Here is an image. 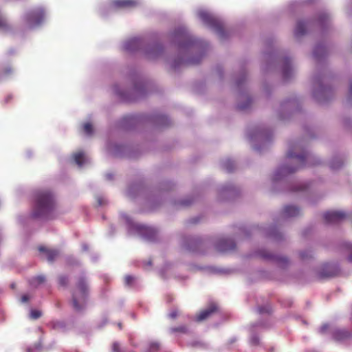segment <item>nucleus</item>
<instances>
[{"label":"nucleus","mask_w":352,"mask_h":352,"mask_svg":"<svg viewBox=\"0 0 352 352\" xmlns=\"http://www.w3.org/2000/svg\"><path fill=\"white\" fill-rule=\"evenodd\" d=\"M321 52L322 54H323L324 52V47L322 46H320V45L316 46L315 50H314V56L316 58L319 57V56H320L319 52Z\"/></svg>","instance_id":"26"},{"label":"nucleus","mask_w":352,"mask_h":352,"mask_svg":"<svg viewBox=\"0 0 352 352\" xmlns=\"http://www.w3.org/2000/svg\"><path fill=\"white\" fill-rule=\"evenodd\" d=\"M300 210L294 205L285 206L283 208V213L287 217H295L299 215Z\"/></svg>","instance_id":"11"},{"label":"nucleus","mask_w":352,"mask_h":352,"mask_svg":"<svg viewBox=\"0 0 352 352\" xmlns=\"http://www.w3.org/2000/svg\"><path fill=\"white\" fill-rule=\"evenodd\" d=\"M216 310H217V305L214 304L210 305L209 306V307H208L205 310H203L202 311H201L200 314L196 316V321L201 322V321L207 319Z\"/></svg>","instance_id":"10"},{"label":"nucleus","mask_w":352,"mask_h":352,"mask_svg":"<svg viewBox=\"0 0 352 352\" xmlns=\"http://www.w3.org/2000/svg\"><path fill=\"white\" fill-rule=\"evenodd\" d=\"M261 256L266 259L275 261L280 267H284L288 263V259L285 256L275 254L267 250H263L261 253Z\"/></svg>","instance_id":"5"},{"label":"nucleus","mask_w":352,"mask_h":352,"mask_svg":"<svg viewBox=\"0 0 352 352\" xmlns=\"http://www.w3.org/2000/svg\"><path fill=\"white\" fill-rule=\"evenodd\" d=\"M324 220H343L348 218L347 214L344 211L331 210L324 214Z\"/></svg>","instance_id":"7"},{"label":"nucleus","mask_w":352,"mask_h":352,"mask_svg":"<svg viewBox=\"0 0 352 352\" xmlns=\"http://www.w3.org/2000/svg\"><path fill=\"white\" fill-rule=\"evenodd\" d=\"M159 120L163 125H168L170 122L168 118L166 116H160Z\"/></svg>","instance_id":"29"},{"label":"nucleus","mask_w":352,"mask_h":352,"mask_svg":"<svg viewBox=\"0 0 352 352\" xmlns=\"http://www.w3.org/2000/svg\"><path fill=\"white\" fill-rule=\"evenodd\" d=\"M292 74V68L290 63L288 60H286L284 67L283 69V75L284 78L287 79Z\"/></svg>","instance_id":"19"},{"label":"nucleus","mask_w":352,"mask_h":352,"mask_svg":"<svg viewBox=\"0 0 352 352\" xmlns=\"http://www.w3.org/2000/svg\"><path fill=\"white\" fill-rule=\"evenodd\" d=\"M120 344L118 342H114L112 345L113 352H119Z\"/></svg>","instance_id":"37"},{"label":"nucleus","mask_w":352,"mask_h":352,"mask_svg":"<svg viewBox=\"0 0 352 352\" xmlns=\"http://www.w3.org/2000/svg\"><path fill=\"white\" fill-rule=\"evenodd\" d=\"M329 328V325L327 324H324L322 325L321 327L320 328V332L321 333H325Z\"/></svg>","instance_id":"40"},{"label":"nucleus","mask_w":352,"mask_h":352,"mask_svg":"<svg viewBox=\"0 0 352 352\" xmlns=\"http://www.w3.org/2000/svg\"><path fill=\"white\" fill-rule=\"evenodd\" d=\"M251 343L252 344H258L259 343V339L256 335H252L250 339Z\"/></svg>","instance_id":"32"},{"label":"nucleus","mask_w":352,"mask_h":352,"mask_svg":"<svg viewBox=\"0 0 352 352\" xmlns=\"http://www.w3.org/2000/svg\"><path fill=\"white\" fill-rule=\"evenodd\" d=\"M7 27V23L6 19L0 15V28H6Z\"/></svg>","instance_id":"34"},{"label":"nucleus","mask_w":352,"mask_h":352,"mask_svg":"<svg viewBox=\"0 0 352 352\" xmlns=\"http://www.w3.org/2000/svg\"><path fill=\"white\" fill-rule=\"evenodd\" d=\"M139 4L138 0H113L112 5L116 8H132Z\"/></svg>","instance_id":"8"},{"label":"nucleus","mask_w":352,"mask_h":352,"mask_svg":"<svg viewBox=\"0 0 352 352\" xmlns=\"http://www.w3.org/2000/svg\"><path fill=\"white\" fill-rule=\"evenodd\" d=\"M346 253L348 254V260L350 262H352V244L347 243L346 245Z\"/></svg>","instance_id":"25"},{"label":"nucleus","mask_w":352,"mask_h":352,"mask_svg":"<svg viewBox=\"0 0 352 352\" xmlns=\"http://www.w3.org/2000/svg\"><path fill=\"white\" fill-rule=\"evenodd\" d=\"M250 103H251V101H250V99H248L247 104H239L238 108L239 109H241V110H245V109H246L250 106Z\"/></svg>","instance_id":"33"},{"label":"nucleus","mask_w":352,"mask_h":352,"mask_svg":"<svg viewBox=\"0 0 352 352\" xmlns=\"http://www.w3.org/2000/svg\"><path fill=\"white\" fill-rule=\"evenodd\" d=\"M234 163L230 160H227L223 162V168L228 172H232L234 168Z\"/></svg>","instance_id":"21"},{"label":"nucleus","mask_w":352,"mask_h":352,"mask_svg":"<svg viewBox=\"0 0 352 352\" xmlns=\"http://www.w3.org/2000/svg\"><path fill=\"white\" fill-rule=\"evenodd\" d=\"M159 349V344L157 342H153L151 344L148 352H154L155 351H157Z\"/></svg>","instance_id":"28"},{"label":"nucleus","mask_w":352,"mask_h":352,"mask_svg":"<svg viewBox=\"0 0 352 352\" xmlns=\"http://www.w3.org/2000/svg\"><path fill=\"white\" fill-rule=\"evenodd\" d=\"M43 19L42 10H32L27 14V21L30 27L41 23Z\"/></svg>","instance_id":"6"},{"label":"nucleus","mask_w":352,"mask_h":352,"mask_svg":"<svg viewBox=\"0 0 352 352\" xmlns=\"http://www.w3.org/2000/svg\"><path fill=\"white\" fill-rule=\"evenodd\" d=\"M97 202L99 206H102L105 203V200L102 197H97Z\"/></svg>","instance_id":"42"},{"label":"nucleus","mask_w":352,"mask_h":352,"mask_svg":"<svg viewBox=\"0 0 352 352\" xmlns=\"http://www.w3.org/2000/svg\"><path fill=\"white\" fill-rule=\"evenodd\" d=\"M135 280V277L131 275H127L124 278V283L126 285H131L132 282Z\"/></svg>","instance_id":"27"},{"label":"nucleus","mask_w":352,"mask_h":352,"mask_svg":"<svg viewBox=\"0 0 352 352\" xmlns=\"http://www.w3.org/2000/svg\"><path fill=\"white\" fill-rule=\"evenodd\" d=\"M58 255V251L45 248V257H47L48 261L52 262Z\"/></svg>","instance_id":"18"},{"label":"nucleus","mask_w":352,"mask_h":352,"mask_svg":"<svg viewBox=\"0 0 352 352\" xmlns=\"http://www.w3.org/2000/svg\"><path fill=\"white\" fill-rule=\"evenodd\" d=\"M177 314H178V311H177V309H174V310H173V311L169 314V315H168V316H169V317H170V318H175L177 317Z\"/></svg>","instance_id":"41"},{"label":"nucleus","mask_w":352,"mask_h":352,"mask_svg":"<svg viewBox=\"0 0 352 352\" xmlns=\"http://www.w3.org/2000/svg\"><path fill=\"white\" fill-rule=\"evenodd\" d=\"M44 213V192L38 191L34 194L33 215L40 217Z\"/></svg>","instance_id":"4"},{"label":"nucleus","mask_w":352,"mask_h":352,"mask_svg":"<svg viewBox=\"0 0 352 352\" xmlns=\"http://www.w3.org/2000/svg\"><path fill=\"white\" fill-rule=\"evenodd\" d=\"M126 226L131 234L138 235L148 241H154L157 239V232L154 228L145 227L137 221H126Z\"/></svg>","instance_id":"2"},{"label":"nucleus","mask_w":352,"mask_h":352,"mask_svg":"<svg viewBox=\"0 0 352 352\" xmlns=\"http://www.w3.org/2000/svg\"><path fill=\"white\" fill-rule=\"evenodd\" d=\"M141 40L138 38H132L125 43V49L129 51L136 50L140 45Z\"/></svg>","instance_id":"13"},{"label":"nucleus","mask_w":352,"mask_h":352,"mask_svg":"<svg viewBox=\"0 0 352 352\" xmlns=\"http://www.w3.org/2000/svg\"><path fill=\"white\" fill-rule=\"evenodd\" d=\"M258 311L260 314H263V313H269L270 312V308L268 307H266V306H262V307H259L258 308Z\"/></svg>","instance_id":"31"},{"label":"nucleus","mask_w":352,"mask_h":352,"mask_svg":"<svg viewBox=\"0 0 352 352\" xmlns=\"http://www.w3.org/2000/svg\"><path fill=\"white\" fill-rule=\"evenodd\" d=\"M83 131L87 135H91L93 133L92 124L89 122L85 123L83 124Z\"/></svg>","instance_id":"23"},{"label":"nucleus","mask_w":352,"mask_h":352,"mask_svg":"<svg viewBox=\"0 0 352 352\" xmlns=\"http://www.w3.org/2000/svg\"><path fill=\"white\" fill-rule=\"evenodd\" d=\"M42 342L39 341L38 344H34L32 347L28 349V352H42Z\"/></svg>","instance_id":"22"},{"label":"nucleus","mask_w":352,"mask_h":352,"mask_svg":"<svg viewBox=\"0 0 352 352\" xmlns=\"http://www.w3.org/2000/svg\"><path fill=\"white\" fill-rule=\"evenodd\" d=\"M82 249L84 252L88 251L89 245L87 243L82 244Z\"/></svg>","instance_id":"44"},{"label":"nucleus","mask_w":352,"mask_h":352,"mask_svg":"<svg viewBox=\"0 0 352 352\" xmlns=\"http://www.w3.org/2000/svg\"><path fill=\"white\" fill-rule=\"evenodd\" d=\"M170 331L171 332H177V331H179V332H186V327L184 326H181L178 328H172L170 329Z\"/></svg>","instance_id":"30"},{"label":"nucleus","mask_w":352,"mask_h":352,"mask_svg":"<svg viewBox=\"0 0 352 352\" xmlns=\"http://www.w3.org/2000/svg\"><path fill=\"white\" fill-rule=\"evenodd\" d=\"M182 39H183V40L188 39V41H187V43H179V47H183V46H186V45H188L190 43H192V42L190 39H188V38H186V36H184H184H182Z\"/></svg>","instance_id":"36"},{"label":"nucleus","mask_w":352,"mask_h":352,"mask_svg":"<svg viewBox=\"0 0 352 352\" xmlns=\"http://www.w3.org/2000/svg\"><path fill=\"white\" fill-rule=\"evenodd\" d=\"M234 248L235 243L230 239H222L217 244V249L220 252H226L233 250Z\"/></svg>","instance_id":"9"},{"label":"nucleus","mask_w":352,"mask_h":352,"mask_svg":"<svg viewBox=\"0 0 352 352\" xmlns=\"http://www.w3.org/2000/svg\"><path fill=\"white\" fill-rule=\"evenodd\" d=\"M59 282H60V284L62 285H65L68 282V279L67 277L65 276H61L59 278Z\"/></svg>","instance_id":"39"},{"label":"nucleus","mask_w":352,"mask_h":352,"mask_svg":"<svg viewBox=\"0 0 352 352\" xmlns=\"http://www.w3.org/2000/svg\"><path fill=\"white\" fill-rule=\"evenodd\" d=\"M287 157L289 158H296L298 162L303 164L305 160L307 158V155L305 153H303L302 155H296L292 148L287 153Z\"/></svg>","instance_id":"14"},{"label":"nucleus","mask_w":352,"mask_h":352,"mask_svg":"<svg viewBox=\"0 0 352 352\" xmlns=\"http://www.w3.org/2000/svg\"><path fill=\"white\" fill-rule=\"evenodd\" d=\"M349 92H350L351 96H352V82L350 84Z\"/></svg>","instance_id":"45"},{"label":"nucleus","mask_w":352,"mask_h":352,"mask_svg":"<svg viewBox=\"0 0 352 352\" xmlns=\"http://www.w3.org/2000/svg\"><path fill=\"white\" fill-rule=\"evenodd\" d=\"M42 316V312L36 309H31L30 317L32 319L36 320Z\"/></svg>","instance_id":"24"},{"label":"nucleus","mask_w":352,"mask_h":352,"mask_svg":"<svg viewBox=\"0 0 352 352\" xmlns=\"http://www.w3.org/2000/svg\"><path fill=\"white\" fill-rule=\"evenodd\" d=\"M349 333L344 329H338L334 332V336L337 340H342L349 337Z\"/></svg>","instance_id":"17"},{"label":"nucleus","mask_w":352,"mask_h":352,"mask_svg":"<svg viewBox=\"0 0 352 352\" xmlns=\"http://www.w3.org/2000/svg\"><path fill=\"white\" fill-rule=\"evenodd\" d=\"M284 174H288V173H292L296 170V168H283L281 170Z\"/></svg>","instance_id":"35"},{"label":"nucleus","mask_w":352,"mask_h":352,"mask_svg":"<svg viewBox=\"0 0 352 352\" xmlns=\"http://www.w3.org/2000/svg\"><path fill=\"white\" fill-rule=\"evenodd\" d=\"M74 159L75 162L81 166L85 162V156L83 152H78L74 154Z\"/></svg>","instance_id":"16"},{"label":"nucleus","mask_w":352,"mask_h":352,"mask_svg":"<svg viewBox=\"0 0 352 352\" xmlns=\"http://www.w3.org/2000/svg\"><path fill=\"white\" fill-rule=\"evenodd\" d=\"M306 32V24L303 21H298L295 30V34L296 36L303 35Z\"/></svg>","instance_id":"15"},{"label":"nucleus","mask_w":352,"mask_h":352,"mask_svg":"<svg viewBox=\"0 0 352 352\" xmlns=\"http://www.w3.org/2000/svg\"><path fill=\"white\" fill-rule=\"evenodd\" d=\"M89 294V287L84 278H80L72 292V303L76 311H81L86 305Z\"/></svg>","instance_id":"1"},{"label":"nucleus","mask_w":352,"mask_h":352,"mask_svg":"<svg viewBox=\"0 0 352 352\" xmlns=\"http://www.w3.org/2000/svg\"><path fill=\"white\" fill-rule=\"evenodd\" d=\"M30 299V296L28 294H23L22 296H21V302H28V300Z\"/></svg>","instance_id":"38"},{"label":"nucleus","mask_w":352,"mask_h":352,"mask_svg":"<svg viewBox=\"0 0 352 352\" xmlns=\"http://www.w3.org/2000/svg\"><path fill=\"white\" fill-rule=\"evenodd\" d=\"M151 263H152L151 261V260H149V261L147 262L146 265H147L148 266H150V265H151Z\"/></svg>","instance_id":"46"},{"label":"nucleus","mask_w":352,"mask_h":352,"mask_svg":"<svg viewBox=\"0 0 352 352\" xmlns=\"http://www.w3.org/2000/svg\"><path fill=\"white\" fill-rule=\"evenodd\" d=\"M52 327L59 331H65L66 330V324L63 321H56L52 323Z\"/></svg>","instance_id":"20"},{"label":"nucleus","mask_w":352,"mask_h":352,"mask_svg":"<svg viewBox=\"0 0 352 352\" xmlns=\"http://www.w3.org/2000/svg\"><path fill=\"white\" fill-rule=\"evenodd\" d=\"M39 251H40V252H43V251H44V248H43V247H40V248H39Z\"/></svg>","instance_id":"47"},{"label":"nucleus","mask_w":352,"mask_h":352,"mask_svg":"<svg viewBox=\"0 0 352 352\" xmlns=\"http://www.w3.org/2000/svg\"><path fill=\"white\" fill-rule=\"evenodd\" d=\"M45 214L54 208L56 206V201L54 196L50 192L45 191Z\"/></svg>","instance_id":"12"},{"label":"nucleus","mask_w":352,"mask_h":352,"mask_svg":"<svg viewBox=\"0 0 352 352\" xmlns=\"http://www.w3.org/2000/svg\"><path fill=\"white\" fill-rule=\"evenodd\" d=\"M200 62V60H194V59H192V60H190L188 62H184V64H188V63H191V64H198Z\"/></svg>","instance_id":"43"},{"label":"nucleus","mask_w":352,"mask_h":352,"mask_svg":"<svg viewBox=\"0 0 352 352\" xmlns=\"http://www.w3.org/2000/svg\"><path fill=\"white\" fill-rule=\"evenodd\" d=\"M198 14L204 23L214 28L221 38H224L226 31L223 24L217 19L205 11H200Z\"/></svg>","instance_id":"3"}]
</instances>
